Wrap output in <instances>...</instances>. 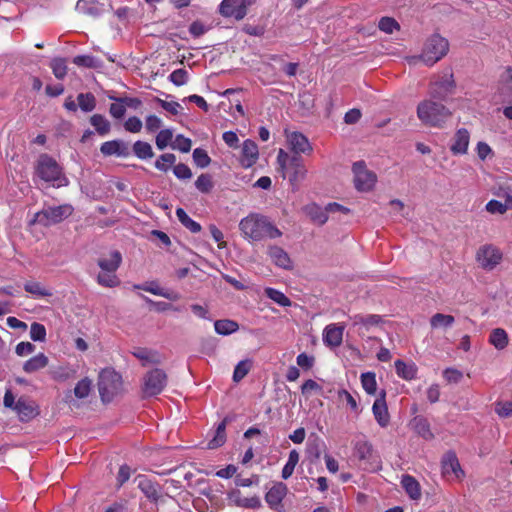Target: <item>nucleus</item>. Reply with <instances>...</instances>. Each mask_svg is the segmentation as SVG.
<instances>
[{
  "instance_id": "obj_26",
  "label": "nucleus",
  "mask_w": 512,
  "mask_h": 512,
  "mask_svg": "<svg viewBox=\"0 0 512 512\" xmlns=\"http://www.w3.org/2000/svg\"><path fill=\"white\" fill-rule=\"evenodd\" d=\"M24 290L31 294L34 298L50 297L53 294L51 289L45 287L42 283L35 280H29L25 282Z\"/></svg>"
},
{
  "instance_id": "obj_42",
  "label": "nucleus",
  "mask_w": 512,
  "mask_h": 512,
  "mask_svg": "<svg viewBox=\"0 0 512 512\" xmlns=\"http://www.w3.org/2000/svg\"><path fill=\"white\" fill-rule=\"evenodd\" d=\"M455 322V319L452 315H446L442 313H436L430 319V324L432 328L439 327H450Z\"/></svg>"
},
{
  "instance_id": "obj_63",
  "label": "nucleus",
  "mask_w": 512,
  "mask_h": 512,
  "mask_svg": "<svg viewBox=\"0 0 512 512\" xmlns=\"http://www.w3.org/2000/svg\"><path fill=\"white\" fill-rule=\"evenodd\" d=\"M297 365L302 369L309 370L313 367L315 359L306 353H300L296 358Z\"/></svg>"
},
{
  "instance_id": "obj_55",
  "label": "nucleus",
  "mask_w": 512,
  "mask_h": 512,
  "mask_svg": "<svg viewBox=\"0 0 512 512\" xmlns=\"http://www.w3.org/2000/svg\"><path fill=\"white\" fill-rule=\"evenodd\" d=\"M196 188L202 193H209L213 188L212 178L209 174H201L196 182Z\"/></svg>"
},
{
  "instance_id": "obj_22",
  "label": "nucleus",
  "mask_w": 512,
  "mask_h": 512,
  "mask_svg": "<svg viewBox=\"0 0 512 512\" xmlns=\"http://www.w3.org/2000/svg\"><path fill=\"white\" fill-rule=\"evenodd\" d=\"M372 412L375 417V420L381 427H387L390 421V416L388 413V408L385 400V392H382L380 397H378L372 406Z\"/></svg>"
},
{
  "instance_id": "obj_23",
  "label": "nucleus",
  "mask_w": 512,
  "mask_h": 512,
  "mask_svg": "<svg viewBox=\"0 0 512 512\" xmlns=\"http://www.w3.org/2000/svg\"><path fill=\"white\" fill-rule=\"evenodd\" d=\"M344 327L330 324L323 332V342L329 347H338L342 343Z\"/></svg>"
},
{
  "instance_id": "obj_35",
  "label": "nucleus",
  "mask_w": 512,
  "mask_h": 512,
  "mask_svg": "<svg viewBox=\"0 0 512 512\" xmlns=\"http://www.w3.org/2000/svg\"><path fill=\"white\" fill-rule=\"evenodd\" d=\"M214 328L217 334L226 336L238 331L239 325L234 320L223 319L216 320L214 322Z\"/></svg>"
},
{
  "instance_id": "obj_44",
  "label": "nucleus",
  "mask_w": 512,
  "mask_h": 512,
  "mask_svg": "<svg viewBox=\"0 0 512 512\" xmlns=\"http://www.w3.org/2000/svg\"><path fill=\"white\" fill-rule=\"evenodd\" d=\"M338 399L339 401L341 402H345L349 407L350 409L355 412L356 414H359L360 413V409H359V405H358V402L357 400L355 399V397L350 393L348 392L347 390L345 389H341L338 391Z\"/></svg>"
},
{
  "instance_id": "obj_48",
  "label": "nucleus",
  "mask_w": 512,
  "mask_h": 512,
  "mask_svg": "<svg viewBox=\"0 0 512 512\" xmlns=\"http://www.w3.org/2000/svg\"><path fill=\"white\" fill-rule=\"evenodd\" d=\"M73 63L80 67L97 68L99 67V60L90 55H78L74 57Z\"/></svg>"
},
{
  "instance_id": "obj_9",
  "label": "nucleus",
  "mask_w": 512,
  "mask_h": 512,
  "mask_svg": "<svg viewBox=\"0 0 512 512\" xmlns=\"http://www.w3.org/2000/svg\"><path fill=\"white\" fill-rule=\"evenodd\" d=\"M355 188L361 192L373 189L376 183V175L368 170L364 161H357L352 166Z\"/></svg>"
},
{
  "instance_id": "obj_10",
  "label": "nucleus",
  "mask_w": 512,
  "mask_h": 512,
  "mask_svg": "<svg viewBox=\"0 0 512 512\" xmlns=\"http://www.w3.org/2000/svg\"><path fill=\"white\" fill-rule=\"evenodd\" d=\"M502 257L501 250L492 244L481 246L476 253V260L479 266L488 271L493 270L500 264Z\"/></svg>"
},
{
  "instance_id": "obj_53",
  "label": "nucleus",
  "mask_w": 512,
  "mask_h": 512,
  "mask_svg": "<svg viewBox=\"0 0 512 512\" xmlns=\"http://www.w3.org/2000/svg\"><path fill=\"white\" fill-rule=\"evenodd\" d=\"M193 160H194L195 164L200 168L207 167L211 162V158L209 157L207 152L201 148L194 149Z\"/></svg>"
},
{
  "instance_id": "obj_47",
  "label": "nucleus",
  "mask_w": 512,
  "mask_h": 512,
  "mask_svg": "<svg viewBox=\"0 0 512 512\" xmlns=\"http://www.w3.org/2000/svg\"><path fill=\"white\" fill-rule=\"evenodd\" d=\"M176 162V156L172 153L162 154L156 161L155 167L156 169L166 172L169 169V166L174 165Z\"/></svg>"
},
{
  "instance_id": "obj_16",
  "label": "nucleus",
  "mask_w": 512,
  "mask_h": 512,
  "mask_svg": "<svg viewBox=\"0 0 512 512\" xmlns=\"http://www.w3.org/2000/svg\"><path fill=\"white\" fill-rule=\"evenodd\" d=\"M288 488L283 482H276L272 485L265 495V500L269 507L278 510L282 505V501L287 495Z\"/></svg>"
},
{
  "instance_id": "obj_60",
  "label": "nucleus",
  "mask_w": 512,
  "mask_h": 512,
  "mask_svg": "<svg viewBox=\"0 0 512 512\" xmlns=\"http://www.w3.org/2000/svg\"><path fill=\"white\" fill-rule=\"evenodd\" d=\"M495 412L502 418L512 416V401L497 402Z\"/></svg>"
},
{
  "instance_id": "obj_31",
  "label": "nucleus",
  "mask_w": 512,
  "mask_h": 512,
  "mask_svg": "<svg viewBox=\"0 0 512 512\" xmlns=\"http://www.w3.org/2000/svg\"><path fill=\"white\" fill-rule=\"evenodd\" d=\"M48 363V357L43 353H39L23 364V370L26 373H34L45 368Z\"/></svg>"
},
{
  "instance_id": "obj_51",
  "label": "nucleus",
  "mask_w": 512,
  "mask_h": 512,
  "mask_svg": "<svg viewBox=\"0 0 512 512\" xmlns=\"http://www.w3.org/2000/svg\"><path fill=\"white\" fill-rule=\"evenodd\" d=\"M173 138V132L170 129H162L158 132L156 136V146L158 149H165Z\"/></svg>"
},
{
  "instance_id": "obj_24",
  "label": "nucleus",
  "mask_w": 512,
  "mask_h": 512,
  "mask_svg": "<svg viewBox=\"0 0 512 512\" xmlns=\"http://www.w3.org/2000/svg\"><path fill=\"white\" fill-rule=\"evenodd\" d=\"M75 8L79 13L94 18L101 16L104 12V5L95 0H78Z\"/></svg>"
},
{
  "instance_id": "obj_58",
  "label": "nucleus",
  "mask_w": 512,
  "mask_h": 512,
  "mask_svg": "<svg viewBox=\"0 0 512 512\" xmlns=\"http://www.w3.org/2000/svg\"><path fill=\"white\" fill-rule=\"evenodd\" d=\"M192 142L189 138L184 137L183 135H177L174 144L172 145L173 149H178L183 153H187L191 150Z\"/></svg>"
},
{
  "instance_id": "obj_52",
  "label": "nucleus",
  "mask_w": 512,
  "mask_h": 512,
  "mask_svg": "<svg viewBox=\"0 0 512 512\" xmlns=\"http://www.w3.org/2000/svg\"><path fill=\"white\" fill-rule=\"evenodd\" d=\"M355 450L356 455L360 460H370L373 456L372 445L368 442H358Z\"/></svg>"
},
{
  "instance_id": "obj_5",
  "label": "nucleus",
  "mask_w": 512,
  "mask_h": 512,
  "mask_svg": "<svg viewBox=\"0 0 512 512\" xmlns=\"http://www.w3.org/2000/svg\"><path fill=\"white\" fill-rule=\"evenodd\" d=\"M97 385L104 403L111 402L123 391L122 376L113 368H105L99 373Z\"/></svg>"
},
{
  "instance_id": "obj_25",
  "label": "nucleus",
  "mask_w": 512,
  "mask_h": 512,
  "mask_svg": "<svg viewBox=\"0 0 512 512\" xmlns=\"http://www.w3.org/2000/svg\"><path fill=\"white\" fill-rule=\"evenodd\" d=\"M401 485L411 499L418 500L421 497L420 484L411 475H403Z\"/></svg>"
},
{
  "instance_id": "obj_39",
  "label": "nucleus",
  "mask_w": 512,
  "mask_h": 512,
  "mask_svg": "<svg viewBox=\"0 0 512 512\" xmlns=\"http://www.w3.org/2000/svg\"><path fill=\"white\" fill-rule=\"evenodd\" d=\"M133 152L139 159H149L154 156L152 146L148 142L140 140L133 144Z\"/></svg>"
},
{
  "instance_id": "obj_11",
  "label": "nucleus",
  "mask_w": 512,
  "mask_h": 512,
  "mask_svg": "<svg viewBox=\"0 0 512 512\" xmlns=\"http://www.w3.org/2000/svg\"><path fill=\"white\" fill-rule=\"evenodd\" d=\"M253 0H222L219 5V13L225 18L242 20L247 15V9Z\"/></svg>"
},
{
  "instance_id": "obj_27",
  "label": "nucleus",
  "mask_w": 512,
  "mask_h": 512,
  "mask_svg": "<svg viewBox=\"0 0 512 512\" xmlns=\"http://www.w3.org/2000/svg\"><path fill=\"white\" fill-rule=\"evenodd\" d=\"M132 354L142 362L143 366L161 363V356L156 351L145 348H136Z\"/></svg>"
},
{
  "instance_id": "obj_1",
  "label": "nucleus",
  "mask_w": 512,
  "mask_h": 512,
  "mask_svg": "<svg viewBox=\"0 0 512 512\" xmlns=\"http://www.w3.org/2000/svg\"><path fill=\"white\" fill-rule=\"evenodd\" d=\"M239 229L243 237L249 241L276 239L282 236V232L268 217L258 213H251L241 219Z\"/></svg>"
},
{
  "instance_id": "obj_41",
  "label": "nucleus",
  "mask_w": 512,
  "mask_h": 512,
  "mask_svg": "<svg viewBox=\"0 0 512 512\" xmlns=\"http://www.w3.org/2000/svg\"><path fill=\"white\" fill-rule=\"evenodd\" d=\"M265 295L282 307H288L291 305V300L277 289L266 288Z\"/></svg>"
},
{
  "instance_id": "obj_37",
  "label": "nucleus",
  "mask_w": 512,
  "mask_h": 512,
  "mask_svg": "<svg viewBox=\"0 0 512 512\" xmlns=\"http://www.w3.org/2000/svg\"><path fill=\"white\" fill-rule=\"evenodd\" d=\"M90 123L95 128L96 132L101 136H105L110 132L111 124L101 114L92 115L90 118Z\"/></svg>"
},
{
  "instance_id": "obj_64",
  "label": "nucleus",
  "mask_w": 512,
  "mask_h": 512,
  "mask_svg": "<svg viewBox=\"0 0 512 512\" xmlns=\"http://www.w3.org/2000/svg\"><path fill=\"white\" fill-rule=\"evenodd\" d=\"M443 377L449 383H458L462 379L463 374L457 369L447 368L443 372Z\"/></svg>"
},
{
  "instance_id": "obj_15",
  "label": "nucleus",
  "mask_w": 512,
  "mask_h": 512,
  "mask_svg": "<svg viewBox=\"0 0 512 512\" xmlns=\"http://www.w3.org/2000/svg\"><path fill=\"white\" fill-rule=\"evenodd\" d=\"M267 255L275 266L284 270H291L293 268V262L283 248L277 245H268Z\"/></svg>"
},
{
  "instance_id": "obj_7",
  "label": "nucleus",
  "mask_w": 512,
  "mask_h": 512,
  "mask_svg": "<svg viewBox=\"0 0 512 512\" xmlns=\"http://www.w3.org/2000/svg\"><path fill=\"white\" fill-rule=\"evenodd\" d=\"M455 81L451 69H446L437 79L430 82L429 95L433 99L445 100L455 89Z\"/></svg>"
},
{
  "instance_id": "obj_50",
  "label": "nucleus",
  "mask_w": 512,
  "mask_h": 512,
  "mask_svg": "<svg viewBox=\"0 0 512 512\" xmlns=\"http://www.w3.org/2000/svg\"><path fill=\"white\" fill-rule=\"evenodd\" d=\"M30 338L33 341L43 342L46 340V328L43 324L33 322L30 326Z\"/></svg>"
},
{
  "instance_id": "obj_43",
  "label": "nucleus",
  "mask_w": 512,
  "mask_h": 512,
  "mask_svg": "<svg viewBox=\"0 0 512 512\" xmlns=\"http://www.w3.org/2000/svg\"><path fill=\"white\" fill-rule=\"evenodd\" d=\"M361 384L363 389L369 395H373L377 389L376 376L373 372H366L361 375Z\"/></svg>"
},
{
  "instance_id": "obj_32",
  "label": "nucleus",
  "mask_w": 512,
  "mask_h": 512,
  "mask_svg": "<svg viewBox=\"0 0 512 512\" xmlns=\"http://www.w3.org/2000/svg\"><path fill=\"white\" fill-rule=\"evenodd\" d=\"M228 419L224 418L217 426L214 436L207 443L209 449L221 447L226 442V425Z\"/></svg>"
},
{
  "instance_id": "obj_4",
  "label": "nucleus",
  "mask_w": 512,
  "mask_h": 512,
  "mask_svg": "<svg viewBox=\"0 0 512 512\" xmlns=\"http://www.w3.org/2000/svg\"><path fill=\"white\" fill-rule=\"evenodd\" d=\"M448 51V40L439 34H434L426 40L422 53L419 56L412 57L409 61L415 63L417 60H421L425 65L433 66L445 57Z\"/></svg>"
},
{
  "instance_id": "obj_38",
  "label": "nucleus",
  "mask_w": 512,
  "mask_h": 512,
  "mask_svg": "<svg viewBox=\"0 0 512 512\" xmlns=\"http://www.w3.org/2000/svg\"><path fill=\"white\" fill-rule=\"evenodd\" d=\"M78 106L83 112H91L96 107V98L92 93H80L77 96Z\"/></svg>"
},
{
  "instance_id": "obj_46",
  "label": "nucleus",
  "mask_w": 512,
  "mask_h": 512,
  "mask_svg": "<svg viewBox=\"0 0 512 512\" xmlns=\"http://www.w3.org/2000/svg\"><path fill=\"white\" fill-rule=\"evenodd\" d=\"M50 67L57 79H64L67 74L66 61L63 58H56L51 61Z\"/></svg>"
},
{
  "instance_id": "obj_3",
  "label": "nucleus",
  "mask_w": 512,
  "mask_h": 512,
  "mask_svg": "<svg viewBox=\"0 0 512 512\" xmlns=\"http://www.w3.org/2000/svg\"><path fill=\"white\" fill-rule=\"evenodd\" d=\"M35 175L53 187H65L69 184L62 167L48 154H41L35 165Z\"/></svg>"
},
{
  "instance_id": "obj_45",
  "label": "nucleus",
  "mask_w": 512,
  "mask_h": 512,
  "mask_svg": "<svg viewBox=\"0 0 512 512\" xmlns=\"http://www.w3.org/2000/svg\"><path fill=\"white\" fill-rule=\"evenodd\" d=\"M91 386L92 381L89 378L81 379L74 388V395L79 399L86 398L91 391Z\"/></svg>"
},
{
  "instance_id": "obj_57",
  "label": "nucleus",
  "mask_w": 512,
  "mask_h": 512,
  "mask_svg": "<svg viewBox=\"0 0 512 512\" xmlns=\"http://www.w3.org/2000/svg\"><path fill=\"white\" fill-rule=\"evenodd\" d=\"M476 153L482 161L486 160L488 157L492 158L494 156L492 148L484 141H479L476 144Z\"/></svg>"
},
{
  "instance_id": "obj_17",
  "label": "nucleus",
  "mask_w": 512,
  "mask_h": 512,
  "mask_svg": "<svg viewBox=\"0 0 512 512\" xmlns=\"http://www.w3.org/2000/svg\"><path fill=\"white\" fill-rule=\"evenodd\" d=\"M470 133L466 128H459L451 139L450 151L454 155H464L468 151Z\"/></svg>"
},
{
  "instance_id": "obj_49",
  "label": "nucleus",
  "mask_w": 512,
  "mask_h": 512,
  "mask_svg": "<svg viewBox=\"0 0 512 512\" xmlns=\"http://www.w3.org/2000/svg\"><path fill=\"white\" fill-rule=\"evenodd\" d=\"M251 362L249 360L240 361L233 372V380L235 382L241 381L250 371Z\"/></svg>"
},
{
  "instance_id": "obj_30",
  "label": "nucleus",
  "mask_w": 512,
  "mask_h": 512,
  "mask_svg": "<svg viewBox=\"0 0 512 512\" xmlns=\"http://www.w3.org/2000/svg\"><path fill=\"white\" fill-rule=\"evenodd\" d=\"M122 262V256L119 251H112L109 258H100L98 265L102 271L116 272Z\"/></svg>"
},
{
  "instance_id": "obj_13",
  "label": "nucleus",
  "mask_w": 512,
  "mask_h": 512,
  "mask_svg": "<svg viewBox=\"0 0 512 512\" xmlns=\"http://www.w3.org/2000/svg\"><path fill=\"white\" fill-rule=\"evenodd\" d=\"M287 143L291 151L297 156L299 154H311L313 147L308 138L300 132L286 133Z\"/></svg>"
},
{
  "instance_id": "obj_36",
  "label": "nucleus",
  "mask_w": 512,
  "mask_h": 512,
  "mask_svg": "<svg viewBox=\"0 0 512 512\" xmlns=\"http://www.w3.org/2000/svg\"><path fill=\"white\" fill-rule=\"evenodd\" d=\"M176 216L179 222L190 232L198 233L201 231V225L198 222L194 221L192 218H190L184 209L177 208Z\"/></svg>"
},
{
  "instance_id": "obj_19",
  "label": "nucleus",
  "mask_w": 512,
  "mask_h": 512,
  "mask_svg": "<svg viewBox=\"0 0 512 512\" xmlns=\"http://www.w3.org/2000/svg\"><path fill=\"white\" fill-rule=\"evenodd\" d=\"M100 151L104 156L128 157L130 150L128 144L122 140H111L101 144Z\"/></svg>"
},
{
  "instance_id": "obj_34",
  "label": "nucleus",
  "mask_w": 512,
  "mask_h": 512,
  "mask_svg": "<svg viewBox=\"0 0 512 512\" xmlns=\"http://www.w3.org/2000/svg\"><path fill=\"white\" fill-rule=\"evenodd\" d=\"M14 410L18 413L21 420L31 419L36 414L33 404L23 398H20L16 401Z\"/></svg>"
},
{
  "instance_id": "obj_61",
  "label": "nucleus",
  "mask_w": 512,
  "mask_h": 512,
  "mask_svg": "<svg viewBox=\"0 0 512 512\" xmlns=\"http://www.w3.org/2000/svg\"><path fill=\"white\" fill-rule=\"evenodd\" d=\"M142 126V121L136 116L129 117L124 123L125 130L131 133L140 132Z\"/></svg>"
},
{
  "instance_id": "obj_12",
  "label": "nucleus",
  "mask_w": 512,
  "mask_h": 512,
  "mask_svg": "<svg viewBox=\"0 0 512 512\" xmlns=\"http://www.w3.org/2000/svg\"><path fill=\"white\" fill-rule=\"evenodd\" d=\"M283 177L288 178L289 182L295 186L306 178L307 169L301 157L293 155L289 166L282 171Z\"/></svg>"
},
{
  "instance_id": "obj_18",
  "label": "nucleus",
  "mask_w": 512,
  "mask_h": 512,
  "mask_svg": "<svg viewBox=\"0 0 512 512\" xmlns=\"http://www.w3.org/2000/svg\"><path fill=\"white\" fill-rule=\"evenodd\" d=\"M259 151L257 144L247 139L243 142L241 147L240 163L244 168H250L258 160Z\"/></svg>"
},
{
  "instance_id": "obj_8",
  "label": "nucleus",
  "mask_w": 512,
  "mask_h": 512,
  "mask_svg": "<svg viewBox=\"0 0 512 512\" xmlns=\"http://www.w3.org/2000/svg\"><path fill=\"white\" fill-rule=\"evenodd\" d=\"M167 384L166 373L159 368L149 371L143 378L142 391L145 396L152 397L160 394Z\"/></svg>"
},
{
  "instance_id": "obj_40",
  "label": "nucleus",
  "mask_w": 512,
  "mask_h": 512,
  "mask_svg": "<svg viewBox=\"0 0 512 512\" xmlns=\"http://www.w3.org/2000/svg\"><path fill=\"white\" fill-rule=\"evenodd\" d=\"M97 282L101 286L109 288L116 287L120 283L115 272L110 271H101L97 276Z\"/></svg>"
},
{
  "instance_id": "obj_62",
  "label": "nucleus",
  "mask_w": 512,
  "mask_h": 512,
  "mask_svg": "<svg viewBox=\"0 0 512 512\" xmlns=\"http://www.w3.org/2000/svg\"><path fill=\"white\" fill-rule=\"evenodd\" d=\"M485 210L490 214L503 215L506 213L503 203L498 200H495V199H492L487 202V204L485 206Z\"/></svg>"
},
{
  "instance_id": "obj_28",
  "label": "nucleus",
  "mask_w": 512,
  "mask_h": 512,
  "mask_svg": "<svg viewBox=\"0 0 512 512\" xmlns=\"http://www.w3.org/2000/svg\"><path fill=\"white\" fill-rule=\"evenodd\" d=\"M395 370L397 375L404 380H412L416 378L417 366L413 363H406L402 360L395 361Z\"/></svg>"
},
{
  "instance_id": "obj_54",
  "label": "nucleus",
  "mask_w": 512,
  "mask_h": 512,
  "mask_svg": "<svg viewBox=\"0 0 512 512\" xmlns=\"http://www.w3.org/2000/svg\"><path fill=\"white\" fill-rule=\"evenodd\" d=\"M378 27L381 31L388 34H391L400 28L398 22L391 17H382L379 21Z\"/></svg>"
},
{
  "instance_id": "obj_20",
  "label": "nucleus",
  "mask_w": 512,
  "mask_h": 512,
  "mask_svg": "<svg viewBox=\"0 0 512 512\" xmlns=\"http://www.w3.org/2000/svg\"><path fill=\"white\" fill-rule=\"evenodd\" d=\"M442 473L444 476L453 475L457 479L463 477L464 472L461 469L458 458L454 452H447L442 459Z\"/></svg>"
},
{
  "instance_id": "obj_21",
  "label": "nucleus",
  "mask_w": 512,
  "mask_h": 512,
  "mask_svg": "<svg viewBox=\"0 0 512 512\" xmlns=\"http://www.w3.org/2000/svg\"><path fill=\"white\" fill-rule=\"evenodd\" d=\"M135 481L137 482L138 488L148 499L156 502L160 498V487L156 482L145 475L137 476Z\"/></svg>"
},
{
  "instance_id": "obj_33",
  "label": "nucleus",
  "mask_w": 512,
  "mask_h": 512,
  "mask_svg": "<svg viewBox=\"0 0 512 512\" xmlns=\"http://www.w3.org/2000/svg\"><path fill=\"white\" fill-rule=\"evenodd\" d=\"M509 342L508 334L502 328H495L491 331L489 336V343L498 350H503L507 347Z\"/></svg>"
},
{
  "instance_id": "obj_59",
  "label": "nucleus",
  "mask_w": 512,
  "mask_h": 512,
  "mask_svg": "<svg viewBox=\"0 0 512 512\" xmlns=\"http://www.w3.org/2000/svg\"><path fill=\"white\" fill-rule=\"evenodd\" d=\"M174 175L180 180H188L192 177L191 169L183 163H179L173 168Z\"/></svg>"
},
{
  "instance_id": "obj_29",
  "label": "nucleus",
  "mask_w": 512,
  "mask_h": 512,
  "mask_svg": "<svg viewBox=\"0 0 512 512\" xmlns=\"http://www.w3.org/2000/svg\"><path fill=\"white\" fill-rule=\"evenodd\" d=\"M411 425L415 432L425 440L433 439L434 435L430 429V424L426 418L417 416L411 421Z\"/></svg>"
},
{
  "instance_id": "obj_14",
  "label": "nucleus",
  "mask_w": 512,
  "mask_h": 512,
  "mask_svg": "<svg viewBox=\"0 0 512 512\" xmlns=\"http://www.w3.org/2000/svg\"><path fill=\"white\" fill-rule=\"evenodd\" d=\"M353 327H357L359 334L369 332L373 327L379 326L383 320L376 314H356L350 317Z\"/></svg>"
},
{
  "instance_id": "obj_6",
  "label": "nucleus",
  "mask_w": 512,
  "mask_h": 512,
  "mask_svg": "<svg viewBox=\"0 0 512 512\" xmlns=\"http://www.w3.org/2000/svg\"><path fill=\"white\" fill-rule=\"evenodd\" d=\"M74 208L71 204H62L59 206H46L42 210L36 212L29 225L40 224L43 226H51L62 222L72 215Z\"/></svg>"
},
{
  "instance_id": "obj_56",
  "label": "nucleus",
  "mask_w": 512,
  "mask_h": 512,
  "mask_svg": "<svg viewBox=\"0 0 512 512\" xmlns=\"http://www.w3.org/2000/svg\"><path fill=\"white\" fill-rule=\"evenodd\" d=\"M169 80L176 86H182L188 81V72L183 68L176 69L169 75Z\"/></svg>"
},
{
  "instance_id": "obj_2",
  "label": "nucleus",
  "mask_w": 512,
  "mask_h": 512,
  "mask_svg": "<svg viewBox=\"0 0 512 512\" xmlns=\"http://www.w3.org/2000/svg\"><path fill=\"white\" fill-rule=\"evenodd\" d=\"M436 99H425L417 106V117L422 124L441 128L451 117V111Z\"/></svg>"
}]
</instances>
